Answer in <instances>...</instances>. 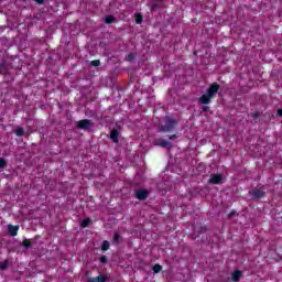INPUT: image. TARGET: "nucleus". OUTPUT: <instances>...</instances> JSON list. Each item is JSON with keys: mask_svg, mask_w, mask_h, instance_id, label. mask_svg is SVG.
<instances>
[{"mask_svg": "<svg viewBox=\"0 0 282 282\" xmlns=\"http://www.w3.org/2000/svg\"><path fill=\"white\" fill-rule=\"evenodd\" d=\"M15 135H18V138H22V135H25V129H23L22 127H18L14 130Z\"/></svg>", "mask_w": 282, "mask_h": 282, "instance_id": "nucleus-15", "label": "nucleus"}, {"mask_svg": "<svg viewBox=\"0 0 282 282\" xmlns=\"http://www.w3.org/2000/svg\"><path fill=\"white\" fill-rule=\"evenodd\" d=\"M259 112H254L253 115H252V118H253V120H259Z\"/></svg>", "mask_w": 282, "mask_h": 282, "instance_id": "nucleus-28", "label": "nucleus"}, {"mask_svg": "<svg viewBox=\"0 0 282 282\" xmlns=\"http://www.w3.org/2000/svg\"><path fill=\"white\" fill-rule=\"evenodd\" d=\"M219 89H221V86L217 84V82L209 85V87L206 90V94L199 97L200 105H210V100H213V98L217 96Z\"/></svg>", "mask_w": 282, "mask_h": 282, "instance_id": "nucleus-1", "label": "nucleus"}, {"mask_svg": "<svg viewBox=\"0 0 282 282\" xmlns=\"http://www.w3.org/2000/svg\"><path fill=\"white\" fill-rule=\"evenodd\" d=\"M104 21L107 25H111L116 21V18L113 15H106Z\"/></svg>", "mask_w": 282, "mask_h": 282, "instance_id": "nucleus-16", "label": "nucleus"}, {"mask_svg": "<svg viewBox=\"0 0 282 282\" xmlns=\"http://www.w3.org/2000/svg\"><path fill=\"white\" fill-rule=\"evenodd\" d=\"M91 67H100V65H102V63L100 62V59H94L90 62Z\"/></svg>", "mask_w": 282, "mask_h": 282, "instance_id": "nucleus-21", "label": "nucleus"}, {"mask_svg": "<svg viewBox=\"0 0 282 282\" xmlns=\"http://www.w3.org/2000/svg\"><path fill=\"white\" fill-rule=\"evenodd\" d=\"M158 8V4H152V10H155Z\"/></svg>", "mask_w": 282, "mask_h": 282, "instance_id": "nucleus-33", "label": "nucleus"}, {"mask_svg": "<svg viewBox=\"0 0 282 282\" xmlns=\"http://www.w3.org/2000/svg\"><path fill=\"white\" fill-rule=\"evenodd\" d=\"M208 184H214V185L224 184V176L219 173L212 174L208 180Z\"/></svg>", "mask_w": 282, "mask_h": 282, "instance_id": "nucleus-5", "label": "nucleus"}, {"mask_svg": "<svg viewBox=\"0 0 282 282\" xmlns=\"http://www.w3.org/2000/svg\"><path fill=\"white\" fill-rule=\"evenodd\" d=\"M21 246L25 248V250H30L32 248V240L26 238L22 241Z\"/></svg>", "mask_w": 282, "mask_h": 282, "instance_id": "nucleus-13", "label": "nucleus"}, {"mask_svg": "<svg viewBox=\"0 0 282 282\" xmlns=\"http://www.w3.org/2000/svg\"><path fill=\"white\" fill-rule=\"evenodd\" d=\"M249 195H251L253 199H262V197H265L268 194L263 189L253 188L249 191Z\"/></svg>", "mask_w": 282, "mask_h": 282, "instance_id": "nucleus-6", "label": "nucleus"}, {"mask_svg": "<svg viewBox=\"0 0 282 282\" xmlns=\"http://www.w3.org/2000/svg\"><path fill=\"white\" fill-rule=\"evenodd\" d=\"M19 225H8V232L11 237H17L19 235Z\"/></svg>", "mask_w": 282, "mask_h": 282, "instance_id": "nucleus-9", "label": "nucleus"}, {"mask_svg": "<svg viewBox=\"0 0 282 282\" xmlns=\"http://www.w3.org/2000/svg\"><path fill=\"white\" fill-rule=\"evenodd\" d=\"M206 230H208V229L206 228V226L200 227V234H202V235H204V232H206Z\"/></svg>", "mask_w": 282, "mask_h": 282, "instance_id": "nucleus-31", "label": "nucleus"}, {"mask_svg": "<svg viewBox=\"0 0 282 282\" xmlns=\"http://www.w3.org/2000/svg\"><path fill=\"white\" fill-rule=\"evenodd\" d=\"M91 127H94V122L89 119H82L77 122V129L80 130L87 131V129H91Z\"/></svg>", "mask_w": 282, "mask_h": 282, "instance_id": "nucleus-4", "label": "nucleus"}, {"mask_svg": "<svg viewBox=\"0 0 282 282\" xmlns=\"http://www.w3.org/2000/svg\"><path fill=\"white\" fill-rule=\"evenodd\" d=\"M107 261H108V259H107V256H101L100 258H99V262L100 263H107Z\"/></svg>", "mask_w": 282, "mask_h": 282, "instance_id": "nucleus-26", "label": "nucleus"}, {"mask_svg": "<svg viewBox=\"0 0 282 282\" xmlns=\"http://www.w3.org/2000/svg\"><path fill=\"white\" fill-rule=\"evenodd\" d=\"M111 246V243H109L108 240H104L101 243V250L102 252H107V250H109V247Z\"/></svg>", "mask_w": 282, "mask_h": 282, "instance_id": "nucleus-17", "label": "nucleus"}, {"mask_svg": "<svg viewBox=\"0 0 282 282\" xmlns=\"http://www.w3.org/2000/svg\"><path fill=\"white\" fill-rule=\"evenodd\" d=\"M152 270H153L154 274H160V271L162 270V265L154 264Z\"/></svg>", "mask_w": 282, "mask_h": 282, "instance_id": "nucleus-22", "label": "nucleus"}, {"mask_svg": "<svg viewBox=\"0 0 282 282\" xmlns=\"http://www.w3.org/2000/svg\"><path fill=\"white\" fill-rule=\"evenodd\" d=\"M135 198L140 202H144L149 198V189L140 188L135 191Z\"/></svg>", "mask_w": 282, "mask_h": 282, "instance_id": "nucleus-7", "label": "nucleus"}, {"mask_svg": "<svg viewBox=\"0 0 282 282\" xmlns=\"http://www.w3.org/2000/svg\"><path fill=\"white\" fill-rule=\"evenodd\" d=\"M8 166V162H6V159L0 158V169H6Z\"/></svg>", "mask_w": 282, "mask_h": 282, "instance_id": "nucleus-24", "label": "nucleus"}, {"mask_svg": "<svg viewBox=\"0 0 282 282\" xmlns=\"http://www.w3.org/2000/svg\"><path fill=\"white\" fill-rule=\"evenodd\" d=\"M9 73H10V67L8 66V64L6 62H1L0 74H2V76H8Z\"/></svg>", "mask_w": 282, "mask_h": 282, "instance_id": "nucleus-10", "label": "nucleus"}, {"mask_svg": "<svg viewBox=\"0 0 282 282\" xmlns=\"http://www.w3.org/2000/svg\"><path fill=\"white\" fill-rule=\"evenodd\" d=\"M154 147H161L162 149H167L169 151H171V149H173V145L171 144L170 141L164 140L162 138L155 139L153 141Z\"/></svg>", "mask_w": 282, "mask_h": 282, "instance_id": "nucleus-3", "label": "nucleus"}, {"mask_svg": "<svg viewBox=\"0 0 282 282\" xmlns=\"http://www.w3.org/2000/svg\"><path fill=\"white\" fill-rule=\"evenodd\" d=\"M109 138L115 142V144H118L120 142V132L117 129H112Z\"/></svg>", "mask_w": 282, "mask_h": 282, "instance_id": "nucleus-8", "label": "nucleus"}, {"mask_svg": "<svg viewBox=\"0 0 282 282\" xmlns=\"http://www.w3.org/2000/svg\"><path fill=\"white\" fill-rule=\"evenodd\" d=\"M126 61L128 63H132V61H135V55L133 53H129L127 56H126Z\"/></svg>", "mask_w": 282, "mask_h": 282, "instance_id": "nucleus-20", "label": "nucleus"}, {"mask_svg": "<svg viewBox=\"0 0 282 282\" xmlns=\"http://www.w3.org/2000/svg\"><path fill=\"white\" fill-rule=\"evenodd\" d=\"M120 239H122V237H120V234L116 232L112 238V243L118 246V243H120Z\"/></svg>", "mask_w": 282, "mask_h": 282, "instance_id": "nucleus-19", "label": "nucleus"}, {"mask_svg": "<svg viewBox=\"0 0 282 282\" xmlns=\"http://www.w3.org/2000/svg\"><path fill=\"white\" fill-rule=\"evenodd\" d=\"M180 127V122L175 118L166 117L164 124H161L159 127V131L161 133H173L174 129H177Z\"/></svg>", "mask_w": 282, "mask_h": 282, "instance_id": "nucleus-2", "label": "nucleus"}, {"mask_svg": "<svg viewBox=\"0 0 282 282\" xmlns=\"http://www.w3.org/2000/svg\"><path fill=\"white\" fill-rule=\"evenodd\" d=\"M9 265L8 260L0 262V270H7Z\"/></svg>", "mask_w": 282, "mask_h": 282, "instance_id": "nucleus-23", "label": "nucleus"}, {"mask_svg": "<svg viewBox=\"0 0 282 282\" xmlns=\"http://www.w3.org/2000/svg\"><path fill=\"white\" fill-rule=\"evenodd\" d=\"M35 3H39V6H43V3H45V0H34Z\"/></svg>", "mask_w": 282, "mask_h": 282, "instance_id": "nucleus-30", "label": "nucleus"}, {"mask_svg": "<svg viewBox=\"0 0 282 282\" xmlns=\"http://www.w3.org/2000/svg\"><path fill=\"white\" fill-rule=\"evenodd\" d=\"M87 282H107V276L105 274H100L95 278L88 279Z\"/></svg>", "mask_w": 282, "mask_h": 282, "instance_id": "nucleus-11", "label": "nucleus"}, {"mask_svg": "<svg viewBox=\"0 0 282 282\" xmlns=\"http://www.w3.org/2000/svg\"><path fill=\"white\" fill-rule=\"evenodd\" d=\"M91 224V218H85L83 221H82V224H80V226H82V228H89V225Z\"/></svg>", "mask_w": 282, "mask_h": 282, "instance_id": "nucleus-18", "label": "nucleus"}, {"mask_svg": "<svg viewBox=\"0 0 282 282\" xmlns=\"http://www.w3.org/2000/svg\"><path fill=\"white\" fill-rule=\"evenodd\" d=\"M134 21H135L137 25H140L142 23V21H144V15H142V13H137L134 15Z\"/></svg>", "mask_w": 282, "mask_h": 282, "instance_id": "nucleus-14", "label": "nucleus"}, {"mask_svg": "<svg viewBox=\"0 0 282 282\" xmlns=\"http://www.w3.org/2000/svg\"><path fill=\"white\" fill-rule=\"evenodd\" d=\"M278 116L282 118V109H278Z\"/></svg>", "mask_w": 282, "mask_h": 282, "instance_id": "nucleus-32", "label": "nucleus"}, {"mask_svg": "<svg viewBox=\"0 0 282 282\" xmlns=\"http://www.w3.org/2000/svg\"><path fill=\"white\" fill-rule=\"evenodd\" d=\"M208 111H210V107L204 105V106L202 107V112H203V113H208Z\"/></svg>", "mask_w": 282, "mask_h": 282, "instance_id": "nucleus-25", "label": "nucleus"}, {"mask_svg": "<svg viewBox=\"0 0 282 282\" xmlns=\"http://www.w3.org/2000/svg\"><path fill=\"white\" fill-rule=\"evenodd\" d=\"M237 214V212L232 210L228 214V218L231 219L232 217H235V215Z\"/></svg>", "mask_w": 282, "mask_h": 282, "instance_id": "nucleus-27", "label": "nucleus"}, {"mask_svg": "<svg viewBox=\"0 0 282 282\" xmlns=\"http://www.w3.org/2000/svg\"><path fill=\"white\" fill-rule=\"evenodd\" d=\"M241 274H242L241 270L234 271L231 274V281L239 282V280L241 279Z\"/></svg>", "mask_w": 282, "mask_h": 282, "instance_id": "nucleus-12", "label": "nucleus"}, {"mask_svg": "<svg viewBox=\"0 0 282 282\" xmlns=\"http://www.w3.org/2000/svg\"><path fill=\"white\" fill-rule=\"evenodd\" d=\"M169 140H177V134H171V135L169 137Z\"/></svg>", "mask_w": 282, "mask_h": 282, "instance_id": "nucleus-29", "label": "nucleus"}]
</instances>
